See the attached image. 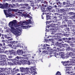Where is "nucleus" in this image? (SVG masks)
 <instances>
[{
	"mask_svg": "<svg viewBox=\"0 0 75 75\" xmlns=\"http://www.w3.org/2000/svg\"><path fill=\"white\" fill-rule=\"evenodd\" d=\"M16 20H13L12 21L10 22L9 23V25L13 30L12 31L13 33H14L16 35H20L19 34L20 32L16 30V29L14 28V27L17 24V21Z\"/></svg>",
	"mask_w": 75,
	"mask_h": 75,
	"instance_id": "obj_1",
	"label": "nucleus"
},
{
	"mask_svg": "<svg viewBox=\"0 0 75 75\" xmlns=\"http://www.w3.org/2000/svg\"><path fill=\"white\" fill-rule=\"evenodd\" d=\"M7 57L6 55H0V60L2 64L5 65H7V62H6V59H7Z\"/></svg>",
	"mask_w": 75,
	"mask_h": 75,
	"instance_id": "obj_2",
	"label": "nucleus"
},
{
	"mask_svg": "<svg viewBox=\"0 0 75 75\" xmlns=\"http://www.w3.org/2000/svg\"><path fill=\"white\" fill-rule=\"evenodd\" d=\"M10 44H11H11L8 45L9 47H13L12 45H13V47H23V46H21L19 43L17 44V42H16L15 41H10Z\"/></svg>",
	"mask_w": 75,
	"mask_h": 75,
	"instance_id": "obj_3",
	"label": "nucleus"
},
{
	"mask_svg": "<svg viewBox=\"0 0 75 75\" xmlns=\"http://www.w3.org/2000/svg\"><path fill=\"white\" fill-rule=\"evenodd\" d=\"M55 45L56 47H67L68 45L67 44H62L61 43H59L58 42H57L55 43Z\"/></svg>",
	"mask_w": 75,
	"mask_h": 75,
	"instance_id": "obj_4",
	"label": "nucleus"
},
{
	"mask_svg": "<svg viewBox=\"0 0 75 75\" xmlns=\"http://www.w3.org/2000/svg\"><path fill=\"white\" fill-rule=\"evenodd\" d=\"M8 4L7 3H5L3 4H0V8L2 9H7L8 8Z\"/></svg>",
	"mask_w": 75,
	"mask_h": 75,
	"instance_id": "obj_5",
	"label": "nucleus"
},
{
	"mask_svg": "<svg viewBox=\"0 0 75 75\" xmlns=\"http://www.w3.org/2000/svg\"><path fill=\"white\" fill-rule=\"evenodd\" d=\"M29 21H20L19 22V24H21L22 25H25V24H29L30 23H31V20H29Z\"/></svg>",
	"mask_w": 75,
	"mask_h": 75,
	"instance_id": "obj_6",
	"label": "nucleus"
},
{
	"mask_svg": "<svg viewBox=\"0 0 75 75\" xmlns=\"http://www.w3.org/2000/svg\"><path fill=\"white\" fill-rule=\"evenodd\" d=\"M16 68H13L12 69V75H14L16 74L19 71V69H16Z\"/></svg>",
	"mask_w": 75,
	"mask_h": 75,
	"instance_id": "obj_7",
	"label": "nucleus"
},
{
	"mask_svg": "<svg viewBox=\"0 0 75 75\" xmlns=\"http://www.w3.org/2000/svg\"><path fill=\"white\" fill-rule=\"evenodd\" d=\"M6 74H8L9 73H11V74H12L13 70H12V69H10V68H6Z\"/></svg>",
	"mask_w": 75,
	"mask_h": 75,
	"instance_id": "obj_8",
	"label": "nucleus"
},
{
	"mask_svg": "<svg viewBox=\"0 0 75 75\" xmlns=\"http://www.w3.org/2000/svg\"><path fill=\"white\" fill-rule=\"evenodd\" d=\"M18 28H30L31 27V25L29 26H21L20 25H18Z\"/></svg>",
	"mask_w": 75,
	"mask_h": 75,
	"instance_id": "obj_9",
	"label": "nucleus"
},
{
	"mask_svg": "<svg viewBox=\"0 0 75 75\" xmlns=\"http://www.w3.org/2000/svg\"><path fill=\"white\" fill-rule=\"evenodd\" d=\"M12 62H13V65H17L18 64V61L17 60H16V59H13Z\"/></svg>",
	"mask_w": 75,
	"mask_h": 75,
	"instance_id": "obj_10",
	"label": "nucleus"
},
{
	"mask_svg": "<svg viewBox=\"0 0 75 75\" xmlns=\"http://www.w3.org/2000/svg\"><path fill=\"white\" fill-rule=\"evenodd\" d=\"M50 26L52 28H57L58 27V25L57 24H50Z\"/></svg>",
	"mask_w": 75,
	"mask_h": 75,
	"instance_id": "obj_11",
	"label": "nucleus"
},
{
	"mask_svg": "<svg viewBox=\"0 0 75 75\" xmlns=\"http://www.w3.org/2000/svg\"><path fill=\"white\" fill-rule=\"evenodd\" d=\"M52 9V7L51 6H49L46 8V11L47 12H50L51 10Z\"/></svg>",
	"mask_w": 75,
	"mask_h": 75,
	"instance_id": "obj_12",
	"label": "nucleus"
},
{
	"mask_svg": "<svg viewBox=\"0 0 75 75\" xmlns=\"http://www.w3.org/2000/svg\"><path fill=\"white\" fill-rule=\"evenodd\" d=\"M73 55V53L72 52H70L69 53H67V55L66 56V58H69V57H71V56H72Z\"/></svg>",
	"mask_w": 75,
	"mask_h": 75,
	"instance_id": "obj_13",
	"label": "nucleus"
},
{
	"mask_svg": "<svg viewBox=\"0 0 75 75\" xmlns=\"http://www.w3.org/2000/svg\"><path fill=\"white\" fill-rule=\"evenodd\" d=\"M18 64L20 65L21 64H26V63L25 62V61H23L22 60L20 61H18Z\"/></svg>",
	"mask_w": 75,
	"mask_h": 75,
	"instance_id": "obj_14",
	"label": "nucleus"
},
{
	"mask_svg": "<svg viewBox=\"0 0 75 75\" xmlns=\"http://www.w3.org/2000/svg\"><path fill=\"white\" fill-rule=\"evenodd\" d=\"M66 0V1H67V6H67V7H72V5H71L69 3V1H67L68 0Z\"/></svg>",
	"mask_w": 75,
	"mask_h": 75,
	"instance_id": "obj_15",
	"label": "nucleus"
},
{
	"mask_svg": "<svg viewBox=\"0 0 75 75\" xmlns=\"http://www.w3.org/2000/svg\"><path fill=\"white\" fill-rule=\"evenodd\" d=\"M31 70H33V74H37V71H36L35 70V69H36V68L35 67H32L31 68Z\"/></svg>",
	"mask_w": 75,
	"mask_h": 75,
	"instance_id": "obj_16",
	"label": "nucleus"
},
{
	"mask_svg": "<svg viewBox=\"0 0 75 75\" xmlns=\"http://www.w3.org/2000/svg\"><path fill=\"white\" fill-rule=\"evenodd\" d=\"M59 54H61V56L59 55L58 57L59 58H61V57H62V58L64 59V58L65 56L64 55V54H63V52H60L59 53Z\"/></svg>",
	"mask_w": 75,
	"mask_h": 75,
	"instance_id": "obj_17",
	"label": "nucleus"
},
{
	"mask_svg": "<svg viewBox=\"0 0 75 75\" xmlns=\"http://www.w3.org/2000/svg\"><path fill=\"white\" fill-rule=\"evenodd\" d=\"M71 61L70 62V64H68V66H71V65H74V64L75 63V62L73 61L72 59H70Z\"/></svg>",
	"mask_w": 75,
	"mask_h": 75,
	"instance_id": "obj_18",
	"label": "nucleus"
},
{
	"mask_svg": "<svg viewBox=\"0 0 75 75\" xmlns=\"http://www.w3.org/2000/svg\"><path fill=\"white\" fill-rule=\"evenodd\" d=\"M23 52L22 51V50H18L17 51V53L19 55H22V53Z\"/></svg>",
	"mask_w": 75,
	"mask_h": 75,
	"instance_id": "obj_19",
	"label": "nucleus"
},
{
	"mask_svg": "<svg viewBox=\"0 0 75 75\" xmlns=\"http://www.w3.org/2000/svg\"><path fill=\"white\" fill-rule=\"evenodd\" d=\"M9 52L10 55H12V54H13L14 55H16V52L13 50H11Z\"/></svg>",
	"mask_w": 75,
	"mask_h": 75,
	"instance_id": "obj_20",
	"label": "nucleus"
},
{
	"mask_svg": "<svg viewBox=\"0 0 75 75\" xmlns=\"http://www.w3.org/2000/svg\"><path fill=\"white\" fill-rule=\"evenodd\" d=\"M48 2L47 1H44V3H43V6L45 7H47V6H48Z\"/></svg>",
	"mask_w": 75,
	"mask_h": 75,
	"instance_id": "obj_21",
	"label": "nucleus"
},
{
	"mask_svg": "<svg viewBox=\"0 0 75 75\" xmlns=\"http://www.w3.org/2000/svg\"><path fill=\"white\" fill-rule=\"evenodd\" d=\"M40 7H41V10H42V12L43 13H45V11H46L45 10V8H42V6L41 5H40Z\"/></svg>",
	"mask_w": 75,
	"mask_h": 75,
	"instance_id": "obj_22",
	"label": "nucleus"
},
{
	"mask_svg": "<svg viewBox=\"0 0 75 75\" xmlns=\"http://www.w3.org/2000/svg\"><path fill=\"white\" fill-rule=\"evenodd\" d=\"M27 52H23L22 53V55L23 57H27L28 55L27 54H26V53Z\"/></svg>",
	"mask_w": 75,
	"mask_h": 75,
	"instance_id": "obj_23",
	"label": "nucleus"
},
{
	"mask_svg": "<svg viewBox=\"0 0 75 75\" xmlns=\"http://www.w3.org/2000/svg\"><path fill=\"white\" fill-rule=\"evenodd\" d=\"M58 33H57L56 34H55V37H57V38H54V41H57L58 40Z\"/></svg>",
	"mask_w": 75,
	"mask_h": 75,
	"instance_id": "obj_24",
	"label": "nucleus"
},
{
	"mask_svg": "<svg viewBox=\"0 0 75 75\" xmlns=\"http://www.w3.org/2000/svg\"><path fill=\"white\" fill-rule=\"evenodd\" d=\"M46 20H51V16L50 15H46Z\"/></svg>",
	"mask_w": 75,
	"mask_h": 75,
	"instance_id": "obj_25",
	"label": "nucleus"
},
{
	"mask_svg": "<svg viewBox=\"0 0 75 75\" xmlns=\"http://www.w3.org/2000/svg\"><path fill=\"white\" fill-rule=\"evenodd\" d=\"M19 70L20 71H21V72H24L25 71V69L24 67H20L19 68Z\"/></svg>",
	"mask_w": 75,
	"mask_h": 75,
	"instance_id": "obj_26",
	"label": "nucleus"
},
{
	"mask_svg": "<svg viewBox=\"0 0 75 75\" xmlns=\"http://www.w3.org/2000/svg\"><path fill=\"white\" fill-rule=\"evenodd\" d=\"M68 14L70 16H74L75 15V13L73 12H70L68 13Z\"/></svg>",
	"mask_w": 75,
	"mask_h": 75,
	"instance_id": "obj_27",
	"label": "nucleus"
},
{
	"mask_svg": "<svg viewBox=\"0 0 75 75\" xmlns=\"http://www.w3.org/2000/svg\"><path fill=\"white\" fill-rule=\"evenodd\" d=\"M59 11L61 13H64L65 11V10L64 9H61L59 10Z\"/></svg>",
	"mask_w": 75,
	"mask_h": 75,
	"instance_id": "obj_28",
	"label": "nucleus"
},
{
	"mask_svg": "<svg viewBox=\"0 0 75 75\" xmlns=\"http://www.w3.org/2000/svg\"><path fill=\"white\" fill-rule=\"evenodd\" d=\"M62 63H63V65H64L65 66V67H67V66H68V64H66V62H65V61L63 62H62Z\"/></svg>",
	"mask_w": 75,
	"mask_h": 75,
	"instance_id": "obj_29",
	"label": "nucleus"
},
{
	"mask_svg": "<svg viewBox=\"0 0 75 75\" xmlns=\"http://www.w3.org/2000/svg\"><path fill=\"white\" fill-rule=\"evenodd\" d=\"M54 57H56V58H58V57H59L58 56L59 55V54L58 53H56V52H54Z\"/></svg>",
	"mask_w": 75,
	"mask_h": 75,
	"instance_id": "obj_30",
	"label": "nucleus"
},
{
	"mask_svg": "<svg viewBox=\"0 0 75 75\" xmlns=\"http://www.w3.org/2000/svg\"><path fill=\"white\" fill-rule=\"evenodd\" d=\"M7 10H4V13L5 14V15L7 16V17H8V15L7 13Z\"/></svg>",
	"mask_w": 75,
	"mask_h": 75,
	"instance_id": "obj_31",
	"label": "nucleus"
},
{
	"mask_svg": "<svg viewBox=\"0 0 75 75\" xmlns=\"http://www.w3.org/2000/svg\"><path fill=\"white\" fill-rule=\"evenodd\" d=\"M25 63H26V64H28V65H31V63L29 61H27L26 60H25Z\"/></svg>",
	"mask_w": 75,
	"mask_h": 75,
	"instance_id": "obj_32",
	"label": "nucleus"
},
{
	"mask_svg": "<svg viewBox=\"0 0 75 75\" xmlns=\"http://www.w3.org/2000/svg\"><path fill=\"white\" fill-rule=\"evenodd\" d=\"M61 36H62V34L61 33H58V38L59 39L61 37Z\"/></svg>",
	"mask_w": 75,
	"mask_h": 75,
	"instance_id": "obj_33",
	"label": "nucleus"
},
{
	"mask_svg": "<svg viewBox=\"0 0 75 75\" xmlns=\"http://www.w3.org/2000/svg\"><path fill=\"white\" fill-rule=\"evenodd\" d=\"M66 21H67V24H71V22L70 20H66Z\"/></svg>",
	"mask_w": 75,
	"mask_h": 75,
	"instance_id": "obj_34",
	"label": "nucleus"
},
{
	"mask_svg": "<svg viewBox=\"0 0 75 75\" xmlns=\"http://www.w3.org/2000/svg\"><path fill=\"white\" fill-rule=\"evenodd\" d=\"M7 65H10L11 66L12 65H14V64H13L12 62H8V63Z\"/></svg>",
	"mask_w": 75,
	"mask_h": 75,
	"instance_id": "obj_35",
	"label": "nucleus"
},
{
	"mask_svg": "<svg viewBox=\"0 0 75 75\" xmlns=\"http://www.w3.org/2000/svg\"><path fill=\"white\" fill-rule=\"evenodd\" d=\"M67 51H69L71 50H72V48H70V47H68L66 48Z\"/></svg>",
	"mask_w": 75,
	"mask_h": 75,
	"instance_id": "obj_36",
	"label": "nucleus"
},
{
	"mask_svg": "<svg viewBox=\"0 0 75 75\" xmlns=\"http://www.w3.org/2000/svg\"><path fill=\"white\" fill-rule=\"evenodd\" d=\"M16 60H17L18 61H19L20 60V57L18 56H17L15 58Z\"/></svg>",
	"mask_w": 75,
	"mask_h": 75,
	"instance_id": "obj_37",
	"label": "nucleus"
},
{
	"mask_svg": "<svg viewBox=\"0 0 75 75\" xmlns=\"http://www.w3.org/2000/svg\"><path fill=\"white\" fill-rule=\"evenodd\" d=\"M13 38H11L10 39L8 40L7 41V42H8V43H9V41H13Z\"/></svg>",
	"mask_w": 75,
	"mask_h": 75,
	"instance_id": "obj_38",
	"label": "nucleus"
},
{
	"mask_svg": "<svg viewBox=\"0 0 75 75\" xmlns=\"http://www.w3.org/2000/svg\"><path fill=\"white\" fill-rule=\"evenodd\" d=\"M26 17L28 18H32V17L29 15V14H27Z\"/></svg>",
	"mask_w": 75,
	"mask_h": 75,
	"instance_id": "obj_39",
	"label": "nucleus"
},
{
	"mask_svg": "<svg viewBox=\"0 0 75 75\" xmlns=\"http://www.w3.org/2000/svg\"><path fill=\"white\" fill-rule=\"evenodd\" d=\"M56 30L58 32H62V30H60V29H59V28L57 29V30Z\"/></svg>",
	"mask_w": 75,
	"mask_h": 75,
	"instance_id": "obj_40",
	"label": "nucleus"
},
{
	"mask_svg": "<svg viewBox=\"0 0 75 75\" xmlns=\"http://www.w3.org/2000/svg\"><path fill=\"white\" fill-rule=\"evenodd\" d=\"M56 75H61V74L60 72H59V71H58L56 73Z\"/></svg>",
	"mask_w": 75,
	"mask_h": 75,
	"instance_id": "obj_41",
	"label": "nucleus"
},
{
	"mask_svg": "<svg viewBox=\"0 0 75 75\" xmlns=\"http://www.w3.org/2000/svg\"><path fill=\"white\" fill-rule=\"evenodd\" d=\"M63 41H65V42H66L67 41H66V40H68V38H63L62 39Z\"/></svg>",
	"mask_w": 75,
	"mask_h": 75,
	"instance_id": "obj_42",
	"label": "nucleus"
},
{
	"mask_svg": "<svg viewBox=\"0 0 75 75\" xmlns=\"http://www.w3.org/2000/svg\"><path fill=\"white\" fill-rule=\"evenodd\" d=\"M41 47H46V46H45V45L44 44H42L41 45Z\"/></svg>",
	"mask_w": 75,
	"mask_h": 75,
	"instance_id": "obj_43",
	"label": "nucleus"
},
{
	"mask_svg": "<svg viewBox=\"0 0 75 75\" xmlns=\"http://www.w3.org/2000/svg\"><path fill=\"white\" fill-rule=\"evenodd\" d=\"M9 7H11V8H13L14 6H13V5L11 4H9L8 5Z\"/></svg>",
	"mask_w": 75,
	"mask_h": 75,
	"instance_id": "obj_44",
	"label": "nucleus"
},
{
	"mask_svg": "<svg viewBox=\"0 0 75 75\" xmlns=\"http://www.w3.org/2000/svg\"><path fill=\"white\" fill-rule=\"evenodd\" d=\"M48 20H47L46 21V24H50V23H51V21H47Z\"/></svg>",
	"mask_w": 75,
	"mask_h": 75,
	"instance_id": "obj_45",
	"label": "nucleus"
},
{
	"mask_svg": "<svg viewBox=\"0 0 75 75\" xmlns=\"http://www.w3.org/2000/svg\"><path fill=\"white\" fill-rule=\"evenodd\" d=\"M31 5H30V6L31 7H34V3H31L30 4Z\"/></svg>",
	"mask_w": 75,
	"mask_h": 75,
	"instance_id": "obj_46",
	"label": "nucleus"
},
{
	"mask_svg": "<svg viewBox=\"0 0 75 75\" xmlns=\"http://www.w3.org/2000/svg\"><path fill=\"white\" fill-rule=\"evenodd\" d=\"M23 51H27V47H23Z\"/></svg>",
	"mask_w": 75,
	"mask_h": 75,
	"instance_id": "obj_47",
	"label": "nucleus"
},
{
	"mask_svg": "<svg viewBox=\"0 0 75 75\" xmlns=\"http://www.w3.org/2000/svg\"><path fill=\"white\" fill-rule=\"evenodd\" d=\"M24 69H25V71H27V70H29V69L30 68L28 67H26V68H24Z\"/></svg>",
	"mask_w": 75,
	"mask_h": 75,
	"instance_id": "obj_48",
	"label": "nucleus"
},
{
	"mask_svg": "<svg viewBox=\"0 0 75 75\" xmlns=\"http://www.w3.org/2000/svg\"><path fill=\"white\" fill-rule=\"evenodd\" d=\"M18 1L19 3L23 2V1H24V0H18Z\"/></svg>",
	"mask_w": 75,
	"mask_h": 75,
	"instance_id": "obj_49",
	"label": "nucleus"
},
{
	"mask_svg": "<svg viewBox=\"0 0 75 75\" xmlns=\"http://www.w3.org/2000/svg\"><path fill=\"white\" fill-rule=\"evenodd\" d=\"M2 37L1 38V39H2V40H4V38L3 37V36H4V34H2Z\"/></svg>",
	"mask_w": 75,
	"mask_h": 75,
	"instance_id": "obj_50",
	"label": "nucleus"
},
{
	"mask_svg": "<svg viewBox=\"0 0 75 75\" xmlns=\"http://www.w3.org/2000/svg\"><path fill=\"white\" fill-rule=\"evenodd\" d=\"M21 7L22 10H24V9H25L26 8V7L25 6H22Z\"/></svg>",
	"mask_w": 75,
	"mask_h": 75,
	"instance_id": "obj_51",
	"label": "nucleus"
},
{
	"mask_svg": "<svg viewBox=\"0 0 75 75\" xmlns=\"http://www.w3.org/2000/svg\"><path fill=\"white\" fill-rule=\"evenodd\" d=\"M70 45L71 47H74L75 46V45H74V44H71Z\"/></svg>",
	"mask_w": 75,
	"mask_h": 75,
	"instance_id": "obj_52",
	"label": "nucleus"
},
{
	"mask_svg": "<svg viewBox=\"0 0 75 75\" xmlns=\"http://www.w3.org/2000/svg\"><path fill=\"white\" fill-rule=\"evenodd\" d=\"M32 70V71H29V74H33V70Z\"/></svg>",
	"mask_w": 75,
	"mask_h": 75,
	"instance_id": "obj_53",
	"label": "nucleus"
},
{
	"mask_svg": "<svg viewBox=\"0 0 75 75\" xmlns=\"http://www.w3.org/2000/svg\"><path fill=\"white\" fill-rule=\"evenodd\" d=\"M54 30H55V29L54 28H51L50 29V30L51 31H52V32H53V31H54Z\"/></svg>",
	"mask_w": 75,
	"mask_h": 75,
	"instance_id": "obj_54",
	"label": "nucleus"
},
{
	"mask_svg": "<svg viewBox=\"0 0 75 75\" xmlns=\"http://www.w3.org/2000/svg\"><path fill=\"white\" fill-rule=\"evenodd\" d=\"M63 18V19H64V20H66V19L67 18V16H64Z\"/></svg>",
	"mask_w": 75,
	"mask_h": 75,
	"instance_id": "obj_55",
	"label": "nucleus"
},
{
	"mask_svg": "<svg viewBox=\"0 0 75 75\" xmlns=\"http://www.w3.org/2000/svg\"><path fill=\"white\" fill-rule=\"evenodd\" d=\"M62 4L63 5H66V4H67V3H66V2L65 1L63 2L62 3Z\"/></svg>",
	"mask_w": 75,
	"mask_h": 75,
	"instance_id": "obj_56",
	"label": "nucleus"
},
{
	"mask_svg": "<svg viewBox=\"0 0 75 75\" xmlns=\"http://www.w3.org/2000/svg\"><path fill=\"white\" fill-rule=\"evenodd\" d=\"M23 6H28V4H23Z\"/></svg>",
	"mask_w": 75,
	"mask_h": 75,
	"instance_id": "obj_57",
	"label": "nucleus"
},
{
	"mask_svg": "<svg viewBox=\"0 0 75 75\" xmlns=\"http://www.w3.org/2000/svg\"><path fill=\"white\" fill-rule=\"evenodd\" d=\"M36 8H37V7H33V10H35L36 9Z\"/></svg>",
	"mask_w": 75,
	"mask_h": 75,
	"instance_id": "obj_58",
	"label": "nucleus"
},
{
	"mask_svg": "<svg viewBox=\"0 0 75 75\" xmlns=\"http://www.w3.org/2000/svg\"><path fill=\"white\" fill-rule=\"evenodd\" d=\"M63 15H64V16H66V15H67V13H66V12H65V11L64 12H63Z\"/></svg>",
	"mask_w": 75,
	"mask_h": 75,
	"instance_id": "obj_59",
	"label": "nucleus"
},
{
	"mask_svg": "<svg viewBox=\"0 0 75 75\" xmlns=\"http://www.w3.org/2000/svg\"><path fill=\"white\" fill-rule=\"evenodd\" d=\"M4 36L5 38H7V35H4Z\"/></svg>",
	"mask_w": 75,
	"mask_h": 75,
	"instance_id": "obj_60",
	"label": "nucleus"
},
{
	"mask_svg": "<svg viewBox=\"0 0 75 75\" xmlns=\"http://www.w3.org/2000/svg\"><path fill=\"white\" fill-rule=\"evenodd\" d=\"M27 13H26L25 14H23V16L24 17H27Z\"/></svg>",
	"mask_w": 75,
	"mask_h": 75,
	"instance_id": "obj_61",
	"label": "nucleus"
},
{
	"mask_svg": "<svg viewBox=\"0 0 75 75\" xmlns=\"http://www.w3.org/2000/svg\"><path fill=\"white\" fill-rule=\"evenodd\" d=\"M65 62H66V64H69V62H70L69 61H65Z\"/></svg>",
	"mask_w": 75,
	"mask_h": 75,
	"instance_id": "obj_62",
	"label": "nucleus"
},
{
	"mask_svg": "<svg viewBox=\"0 0 75 75\" xmlns=\"http://www.w3.org/2000/svg\"><path fill=\"white\" fill-rule=\"evenodd\" d=\"M49 40L50 41H51L52 42V43H53V42H53V39H49Z\"/></svg>",
	"mask_w": 75,
	"mask_h": 75,
	"instance_id": "obj_63",
	"label": "nucleus"
},
{
	"mask_svg": "<svg viewBox=\"0 0 75 75\" xmlns=\"http://www.w3.org/2000/svg\"><path fill=\"white\" fill-rule=\"evenodd\" d=\"M2 72H3V71H0V75H2L3 74V73H2Z\"/></svg>",
	"mask_w": 75,
	"mask_h": 75,
	"instance_id": "obj_64",
	"label": "nucleus"
}]
</instances>
